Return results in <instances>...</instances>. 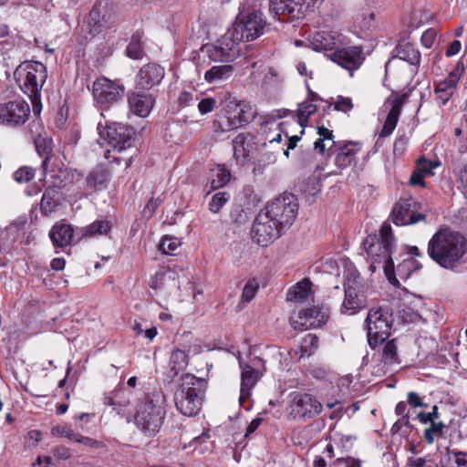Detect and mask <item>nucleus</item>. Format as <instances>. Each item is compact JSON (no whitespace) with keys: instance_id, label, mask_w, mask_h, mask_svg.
Instances as JSON below:
<instances>
[{"instance_id":"nucleus-1","label":"nucleus","mask_w":467,"mask_h":467,"mask_svg":"<svg viewBox=\"0 0 467 467\" xmlns=\"http://www.w3.org/2000/svg\"><path fill=\"white\" fill-rule=\"evenodd\" d=\"M467 252V240L458 232L442 229L428 244V254L439 265L452 269Z\"/></svg>"},{"instance_id":"nucleus-2","label":"nucleus","mask_w":467,"mask_h":467,"mask_svg":"<svg viewBox=\"0 0 467 467\" xmlns=\"http://www.w3.org/2000/svg\"><path fill=\"white\" fill-rule=\"evenodd\" d=\"M395 244L391 226L389 223H383L379 230V235H368L363 242L364 249L368 254L370 264L368 269L374 273L378 267L381 266L389 281L396 285L394 280L399 283L394 276L395 266L391 257L392 250Z\"/></svg>"},{"instance_id":"nucleus-3","label":"nucleus","mask_w":467,"mask_h":467,"mask_svg":"<svg viewBox=\"0 0 467 467\" xmlns=\"http://www.w3.org/2000/svg\"><path fill=\"white\" fill-rule=\"evenodd\" d=\"M205 379L198 378L191 373L182 376V384L174 395L177 410L183 415H197L202 406L206 391Z\"/></svg>"},{"instance_id":"nucleus-4","label":"nucleus","mask_w":467,"mask_h":467,"mask_svg":"<svg viewBox=\"0 0 467 467\" xmlns=\"http://www.w3.org/2000/svg\"><path fill=\"white\" fill-rule=\"evenodd\" d=\"M165 397L157 391L147 395L144 401L137 407L134 415L136 426L146 435L151 436L159 431L165 418Z\"/></svg>"},{"instance_id":"nucleus-5","label":"nucleus","mask_w":467,"mask_h":467,"mask_svg":"<svg viewBox=\"0 0 467 467\" xmlns=\"http://www.w3.org/2000/svg\"><path fill=\"white\" fill-rule=\"evenodd\" d=\"M15 77L22 91L31 99L36 111L41 89L47 78L46 66L37 61L23 62L16 69Z\"/></svg>"},{"instance_id":"nucleus-6","label":"nucleus","mask_w":467,"mask_h":467,"mask_svg":"<svg viewBox=\"0 0 467 467\" xmlns=\"http://www.w3.org/2000/svg\"><path fill=\"white\" fill-rule=\"evenodd\" d=\"M368 330V341L372 348L389 338L394 322L393 311L389 306L369 309L365 320Z\"/></svg>"},{"instance_id":"nucleus-7","label":"nucleus","mask_w":467,"mask_h":467,"mask_svg":"<svg viewBox=\"0 0 467 467\" xmlns=\"http://www.w3.org/2000/svg\"><path fill=\"white\" fill-rule=\"evenodd\" d=\"M265 212L277 223L284 230L289 228L295 222L298 203L296 196L291 193H283L271 202H268L264 209Z\"/></svg>"},{"instance_id":"nucleus-8","label":"nucleus","mask_w":467,"mask_h":467,"mask_svg":"<svg viewBox=\"0 0 467 467\" xmlns=\"http://www.w3.org/2000/svg\"><path fill=\"white\" fill-rule=\"evenodd\" d=\"M267 23L263 19L262 14L257 11L247 15L240 13L230 30L240 42L253 41L265 34Z\"/></svg>"},{"instance_id":"nucleus-9","label":"nucleus","mask_w":467,"mask_h":467,"mask_svg":"<svg viewBox=\"0 0 467 467\" xmlns=\"http://www.w3.org/2000/svg\"><path fill=\"white\" fill-rule=\"evenodd\" d=\"M124 90L125 88L122 84L105 77L97 78L92 86L95 104L102 110L109 109L120 101L124 96Z\"/></svg>"},{"instance_id":"nucleus-10","label":"nucleus","mask_w":467,"mask_h":467,"mask_svg":"<svg viewBox=\"0 0 467 467\" xmlns=\"http://www.w3.org/2000/svg\"><path fill=\"white\" fill-rule=\"evenodd\" d=\"M240 44L241 42L235 39L234 33L228 29L215 44L203 46L202 51L214 62H229L239 56Z\"/></svg>"},{"instance_id":"nucleus-11","label":"nucleus","mask_w":467,"mask_h":467,"mask_svg":"<svg viewBox=\"0 0 467 467\" xmlns=\"http://www.w3.org/2000/svg\"><path fill=\"white\" fill-rule=\"evenodd\" d=\"M322 404L311 394L293 392L286 408L288 415L294 420H310L322 411Z\"/></svg>"},{"instance_id":"nucleus-12","label":"nucleus","mask_w":467,"mask_h":467,"mask_svg":"<svg viewBox=\"0 0 467 467\" xmlns=\"http://www.w3.org/2000/svg\"><path fill=\"white\" fill-rule=\"evenodd\" d=\"M113 151L121 152L130 148L134 142L135 130L132 127L114 122L108 125L105 130L99 132Z\"/></svg>"},{"instance_id":"nucleus-13","label":"nucleus","mask_w":467,"mask_h":467,"mask_svg":"<svg viewBox=\"0 0 467 467\" xmlns=\"http://www.w3.org/2000/svg\"><path fill=\"white\" fill-rule=\"evenodd\" d=\"M241 368L240 402H244L251 395L252 389L265 371V362L259 357H254L249 363L239 360Z\"/></svg>"},{"instance_id":"nucleus-14","label":"nucleus","mask_w":467,"mask_h":467,"mask_svg":"<svg viewBox=\"0 0 467 467\" xmlns=\"http://www.w3.org/2000/svg\"><path fill=\"white\" fill-rule=\"evenodd\" d=\"M284 231L264 210L255 217L252 227L254 240L262 246L280 237Z\"/></svg>"},{"instance_id":"nucleus-15","label":"nucleus","mask_w":467,"mask_h":467,"mask_svg":"<svg viewBox=\"0 0 467 467\" xmlns=\"http://www.w3.org/2000/svg\"><path fill=\"white\" fill-rule=\"evenodd\" d=\"M30 107L23 99L0 104V124L11 128L19 127L28 119Z\"/></svg>"},{"instance_id":"nucleus-16","label":"nucleus","mask_w":467,"mask_h":467,"mask_svg":"<svg viewBox=\"0 0 467 467\" xmlns=\"http://www.w3.org/2000/svg\"><path fill=\"white\" fill-rule=\"evenodd\" d=\"M330 60L350 72L358 69L364 62L362 48L356 46H338L335 51L327 54Z\"/></svg>"},{"instance_id":"nucleus-17","label":"nucleus","mask_w":467,"mask_h":467,"mask_svg":"<svg viewBox=\"0 0 467 467\" xmlns=\"http://www.w3.org/2000/svg\"><path fill=\"white\" fill-rule=\"evenodd\" d=\"M327 319L328 315L327 311L323 308L314 306L293 313L290 317V324L295 329L303 331L320 327Z\"/></svg>"},{"instance_id":"nucleus-18","label":"nucleus","mask_w":467,"mask_h":467,"mask_svg":"<svg viewBox=\"0 0 467 467\" xmlns=\"http://www.w3.org/2000/svg\"><path fill=\"white\" fill-rule=\"evenodd\" d=\"M345 298L341 306V312L354 315L366 306V296L361 292L360 283L354 279H347L344 284Z\"/></svg>"},{"instance_id":"nucleus-19","label":"nucleus","mask_w":467,"mask_h":467,"mask_svg":"<svg viewBox=\"0 0 467 467\" xmlns=\"http://www.w3.org/2000/svg\"><path fill=\"white\" fill-rule=\"evenodd\" d=\"M50 177L54 180L52 185L47 187L40 202V210L45 215H48L56 211L61 202V185L62 179L55 171H50Z\"/></svg>"},{"instance_id":"nucleus-20","label":"nucleus","mask_w":467,"mask_h":467,"mask_svg":"<svg viewBox=\"0 0 467 467\" xmlns=\"http://www.w3.org/2000/svg\"><path fill=\"white\" fill-rule=\"evenodd\" d=\"M164 76V67L156 63H148L139 70L136 84L140 88L149 90L159 85Z\"/></svg>"},{"instance_id":"nucleus-21","label":"nucleus","mask_w":467,"mask_h":467,"mask_svg":"<svg viewBox=\"0 0 467 467\" xmlns=\"http://www.w3.org/2000/svg\"><path fill=\"white\" fill-rule=\"evenodd\" d=\"M318 0H271L270 9H274L275 15L280 11L293 15L299 18L311 10Z\"/></svg>"},{"instance_id":"nucleus-22","label":"nucleus","mask_w":467,"mask_h":467,"mask_svg":"<svg viewBox=\"0 0 467 467\" xmlns=\"http://www.w3.org/2000/svg\"><path fill=\"white\" fill-rule=\"evenodd\" d=\"M411 200H400L392 210V221L396 225L414 224L425 220V215L411 209Z\"/></svg>"},{"instance_id":"nucleus-23","label":"nucleus","mask_w":467,"mask_h":467,"mask_svg":"<svg viewBox=\"0 0 467 467\" xmlns=\"http://www.w3.org/2000/svg\"><path fill=\"white\" fill-rule=\"evenodd\" d=\"M155 98L151 94L133 91L128 94V104L131 113L140 118H146L151 111Z\"/></svg>"},{"instance_id":"nucleus-24","label":"nucleus","mask_w":467,"mask_h":467,"mask_svg":"<svg viewBox=\"0 0 467 467\" xmlns=\"http://www.w3.org/2000/svg\"><path fill=\"white\" fill-rule=\"evenodd\" d=\"M234 157L240 164L247 162L256 150L254 137L250 133H239L233 140Z\"/></svg>"},{"instance_id":"nucleus-25","label":"nucleus","mask_w":467,"mask_h":467,"mask_svg":"<svg viewBox=\"0 0 467 467\" xmlns=\"http://www.w3.org/2000/svg\"><path fill=\"white\" fill-rule=\"evenodd\" d=\"M226 105L238 129L250 123L255 118L256 111L249 102L234 99L227 102Z\"/></svg>"},{"instance_id":"nucleus-26","label":"nucleus","mask_w":467,"mask_h":467,"mask_svg":"<svg viewBox=\"0 0 467 467\" xmlns=\"http://www.w3.org/2000/svg\"><path fill=\"white\" fill-rule=\"evenodd\" d=\"M189 363V356L185 350L174 348L171 352L168 366L165 370V381L172 382L183 371Z\"/></svg>"},{"instance_id":"nucleus-27","label":"nucleus","mask_w":467,"mask_h":467,"mask_svg":"<svg viewBox=\"0 0 467 467\" xmlns=\"http://www.w3.org/2000/svg\"><path fill=\"white\" fill-rule=\"evenodd\" d=\"M360 150L358 143L348 141L344 145H337L331 151L335 154V163L339 169L349 167L356 160L357 153Z\"/></svg>"},{"instance_id":"nucleus-28","label":"nucleus","mask_w":467,"mask_h":467,"mask_svg":"<svg viewBox=\"0 0 467 467\" xmlns=\"http://www.w3.org/2000/svg\"><path fill=\"white\" fill-rule=\"evenodd\" d=\"M340 36L335 32H316L310 40L312 49L316 51L327 50L333 52L340 45Z\"/></svg>"},{"instance_id":"nucleus-29","label":"nucleus","mask_w":467,"mask_h":467,"mask_svg":"<svg viewBox=\"0 0 467 467\" xmlns=\"http://www.w3.org/2000/svg\"><path fill=\"white\" fill-rule=\"evenodd\" d=\"M131 398L132 391L121 387L107 394L104 397V404L110 406L118 413H122L130 404Z\"/></svg>"},{"instance_id":"nucleus-30","label":"nucleus","mask_w":467,"mask_h":467,"mask_svg":"<svg viewBox=\"0 0 467 467\" xmlns=\"http://www.w3.org/2000/svg\"><path fill=\"white\" fill-rule=\"evenodd\" d=\"M388 103L390 104V109L379 132V138L389 136L395 130L403 106V99L396 97Z\"/></svg>"},{"instance_id":"nucleus-31","label":"nucleus","mask_w":467,"mask_h":467,"mask_svg":"<svg viewBox=\"0 0 467 467\" xmlns=\"http://www.w3.org/2000/svg\"><path fill=\"white\" fill-rule=\"evenodd\" d=\"M237 126L233 119L232 114L229 111L227 105L216 114L213 121V131L215 134H223L237 130Z\"/></svg>"},{"instance_id":"nucleus-32","label":"nucleus","mask_w":467,"mask_h":467,"mask_svg":"<svg viewBox=\"0 0 467 467\" xmlns=\"http://www.w3.org/2000/svg\"><path fill=\"white\" fill-rule=\"evenodd\" d=\"M49 237L55 246L65 247L73 237V229L64 223H56L49 232Z\"/></svg>"},{"instance_id":"nucleus-33","label":"nucleus","mask_w":467,"mask_h":467,"mask_svg":"<svg viewBox=\"0 0 467 467\" xmlns=\"http://www.w3.org/2000/svg\"><path fill=\"white\" fill-rule=\"evenodd\" d=\"M113 26L109 23V19L105 16H101L99 8L94 7L88 16V30L91 37L98 36L106 29H112Z\"/></svg>"},{"instance_id":"nucleus-34","label":"nucleus","mask_w":467,"mask_h":467,"mask_svg":"<svg viewBox=\"0 0 467 467\" xmlns=\"http://www.w3.org/2000/svg\"><path fill=\"white\" fill-rule=\"evenodd\" d=\"M109 179V170L106 166H98L88 175L86 179V185L89 190H99L105 187Z\"/></svg>"},{"instance_id":"nucleus-35","label":"nucleus","mask_w":467,"mask_h":467,"mask_svg":"<svg viewBox=\"0 0 467 467\" xmlns=\"http://www.w3.org/2000/svg\"><path fill=\"white\" fill-rule=\"evenodd\" d=\"M318 99H320L318 95L309 90L306 99L299 104L297 116L298 124L301 128L306 124L308 118L317 111V106L315 102Z\"/></svg>"},{"instance_id":"nucleus-36","label":"nucleus","mask_w":467,"mask_h":467,"mask_svg":"<svg viewBox=\"0 0 467 467\" xmlns=\"http://www.w3.org/2000/svg\"><path fill=\"white\" fill-rule=\"evenodd\" d=\"M176 277L177 273L174 270L166 267H161L150 278V287L154 290L161 289L169 285L170 282H173V285H177L175 282Z\"/></svg>"},{"instance_id":"nucleus-37","label":"nucleus","mask_w":467,"mask_h":467,"mask_svg":"<svg viewBox=\"0 0 467 467\" xmlns=\"http://www.w3.org/2000/svg\"><path fill=\"white\" fill-rule=\"evenodd\" d=\"M234 70L229 64L213 66L204 73V80L210 84L226 80L232 77Z\"/></svg>"},{"instance_id":"nucleus-38","label":"nucleus","mask_w":467,"mask_h":467,"mask_svg":"<svg viewBox=\"0 0 467 467\" xmlns=\"http://www.w3.org/2000/svg\"><path fill=\"white\" fill-rule=\"evenodd\" d=\"M317 134L319 138L314 143L315 150L321 154H324L326 150L331 153L337 143L334 140L333 130L321 126L317 128Z\"/></svg>"},{"instance_id":"nucleus-39","label":"nucleus","mask_w":467,"mask_h":467,"mask_svg":"<svg viewBox=\"0 0 467 467\" xmlns=\"http://www.w3.org/2000/svg\"><path fill=\"white\" fill-rule=\"evenodd\" d=\"M312 283L308 279H304L292 286L286 295V299L291 302H304L311 295Z\"/></svg>"},{"instance_id":"nucleus-40","label":"nucleus","mask_w":467,"mask_h":467,"mask_svg":"<svg viewBox=\"0 0 467 467\" xmlns=\"http://www.w3.org/2000/svg\"><path fill=\"white\" fill-rule=\"evenodd\" d=\"M144 34L137 30L130 37V41L126 48V55L131 59H141L144 57Z\"/></svg>"},{"instance_id":"nucleus-41","label":"nucleus","mask_w":467,"mask_h":467,"mask_svg":"<svg viewBox=\"0 0 467 467\" xmlns=\"http://www.w3.org/2000/svg\"><path fill=\"white\" fill-rule=\"evenodd\" d=\"M457 86V83L448 78L440 81L436 85L434 93L436 99L441 103V105H445L450 100L456 91Z\"/></svg>"},{"instance_id":"nucleus-42","label":"nucleus","mask_w":467,"mask_h":467,"mask_svg":"<svg viewBox=\"0 0 467 467\" xmlns=\"http://www.w3.org/2000/svg\"><path fill=\"white\" fill-rule=\"evenodd\" d=\"M397 57L410 65L418 66L420 61V53L410 43H403L397 47Z\"/></svg>"},{"instance_id":"nucleus-43","label":"nucleus","mask_w":467,"mask_h":467,"mask_svg":"<svg viewBox=\"0 0 467 467\" xmlns=\"http://www.w3.org/2000/svg\"><path fill=\"white\" fill-rule=\"evenodd\" d=\"M441 462L442 467H467V452L448 449Z\"/></svg>"},{"instance_id":"nucleus-44","label":"nucleus","mask_w":467,"mask_h":467,"mask_svg":"<svg viewBox=\"0 0 467 467\" xmlns=\"http://www.w3.org/2000/svg\"><path fill=\"white\" fill-rule=\"evenodd\" d=\"M231 179V172L224 165L218 164L212 169L211 188L213 190L223 187Z\"/></svg>"},{"instance_id":"nucleus-45","label":"nucleus","mask_w":467,"mask_h":467,"mask_svg":"<svg viewBox=\"0 0 467 467\" xmlns=\"http://www.w3.org/2000/svg\"><path fill=\"white\" fill-rule=\"evenodd\" d=\"M383 343L384 345L381 351L382 361L387 365L400 363L396 339L388 340L387 342L384 341Z\"/></svg>"},{"instance_id":"nucleus-46","label":"nucleus","mask_w":467,"mask_h":467,"mask_svg":"<svg viewBox=\"0 0 467 467\" xmlns=\"http://www.w3.org/2000/svg\"><path fill=\"white\" fill-rule=\"evenodd\" d=\"M111 222L109 220H96L88 226L81 229L82 236L84 237H91L96 234H108L111 229Z\"/></svg>"},{"instance_id":"nucleus-47","label":"nucleus","mask_w":467,"mask_h":467,"mask_svg":"<svg viewBox=\"0 0 467 467\" xmlns=\"http://www.w3.org/2000/svg\"><path fill=\"white\" fill-rule=\"evenodd\" d=\"M318 337L314 334H307L304 337L300 349H301V355L300 358H303L305 356H311L318 348Z\"/></svg>"},{"instance_id":"nucleus-48","label":"nucleus","mask_w":467,"mask_h":467,"mask_svg":"<svg viewBox=\"0 0 467 467\" xmlns=\"http://www.w3.org/2000/svg\"><path fill=\"white\" fill-rule=\"evenodd\" d=\"M283 81L284 78L280 72L275 67H269L263 79L262 87L265 89L277 88L283 83Z\"/></svg>"},{"instance_id":"nucleus-49","label":"nucleus","mask_w":467,"mask_h":467,"mask_svg":"<svg viewBox=\"0 0 467 467\" xmlns=\"http://www.w3.org/2000/svg\"><path fill=\"white\" fill-rule=\"evenodd\" d=\"M230 200V194L227 192H219L213 195L209 202V211L213 213H218L220 210Z\"/></svg>"},{"instance_id":"nucleus-50","label":"nucleus","mask_w":467,"mask_h":467,"mask_svg":"<svg viewBox=\"0 0 467 467\" xmlns=\"http://www.w3.org/2000/svg\"><path fill=\"white\" fill-rule=\"evenodd\" d=\"M259 290V282L256 278L249 279L243 289L241 301L243 303H249L256 295Z\"/></svg>"},{"instance_id":"nucleus-51","label":"nucleus","mask_w":467,"mask_h":467,"mask_svg":"<svg viewBox=\"0 0 467 467\" xmlns=\"http://www.w3.org/2000/svg\"><path fill=\"white\" fill-rule=\"evenodd\" d=\"M181 240L175 236H164L159 245L160 250L165 254H173L181 245Z\"/></svg>"},{"instance_id":"nucleus-52","label":"nucleus","mask_w":467,"mask_h":467,"mask_svg":"<svg viewBox=\"0 0 467 467\" xmlns=\"http://www.w3.org/2000/svg\"><path fill=\"white\" fill-rule=\"evenodd\" d=\"M445 425L442 422H431V426L427 428L424 431V439L429 443L431 444L434 440L442 435V430Z\"/></svg>"},{"instance_id":"nucleus-53","label":"nucleus","mask_w":467,"mask_h":467,"mask_svg":"<svg viewBox=\"0 0 467 467\" xmlns=\"http://www.w3.org/2000/svg\"><path fill=\"white\" fill-rule=\"evenodd\" d=\"M35 177V170L30 166H22L17 169L13 178L18 183H25L30 182Z\"/></svg>"},{"instance_id":"nucleus-54","label":"nucleus","mask_w":467,"mask_h":467,"mask_svg":"<svg viewBox=\"0 0 467 467\" xmlns=\"http://www.w3.org/2000/svg\"><path fill=\"white\" fill-rule=\"evenodd\" d=\"M51 434L55 437H66L71 441H75L78 433L66 425H57L51 429Z\"/></svg>"},{"instance_id":"nucleus-55","label":"nucleus","mask_w":467,"mask_h":467,"mask_svg":"<svg viewBox=\"0 0 467 467\" xmlns=\"http://www.w3.org/2000/svg\"><path fill=\"white\" fill-rule=\"evenodd\" d=\"M217 101L214 98H203L198 103V109L202 115L208 114L216 108Z\"/></svg>"},{"instance_id":"nucleus-56","label":"nucleus","mask_w":467,"mask_h":467,"mask_svg":"<svg viewBox=\"0 0 467 467\" xmlns=\"http://www.w3.org/2000/svg\"><path fill=\"white\" fill-rule=\"evenodd\" d=\"M334 109L345 113L350 111L353 109L351 99L342 96L337 97L336 102L334 103Z\"/></svg>"},{"instance_id":"nucleus-57","label":"nucleus","mask_w":467,"mask_h":467,"mask_svg":"<svg viewBox=\"0 0 467 467\" xmlns=\"http://www.w3.org/2000/svg\"><path fill=\"white\" fill-rule=\"evenodd\" d=\"M74 441L90 448H102L104 446L103 442L80 434H77Z\"/></svg>"},{"instance_id":"nucleus-58","label":"nucleus","mask_w":467,"mask_h":467,"mask_svg":"<svg viewBox=\"0 0 467 467\" xmlns=\"http://www.w3.org/2000/svg\"><path fill=\"white\" fill-rule=\"evenodd\" d=\"M436 36V30L434 28H429L423 32L420 41L425 47L430 48L434 44Z\"/></svg>"},{"instance_id":"nucleus-59","label":"nucleus","mask_w":467,"mask_h":467,"mask_svg":"<svg viewBox=\"0 0 467 467\" xmlns=\"http://www.w3.org/2000/svg\"><path fill=\"white\" fill-rule=\"evenodd\" d=\"M464 70H465V67H464L462 60H459L456 63L454 68L447 76V78L458 84Z\"/></svg>"},{"instance_id":"nucleus-60","label":"nucleus","mask_w":467,"mask_h":467,"mask_svg":"<svg viewBox=\"0 0 467 467\" xmlns=\"http://www.w3.org/2000/svg\"><path fill=\"white\" fill-rule=\"evenodd\" d=\"M434 167L435 165H433L432 162L427 161L424 158H421L417 162L416 170L426 176L432 173Z\"/></svg>"},{"instance_id":"nucleus-61","label":"nucleus","mask_w":467,"mask_h":467,"mask_svg":"<svg viewBox=\"0 0 467 467\" xmlns=\"http://www.w3.org/2000/svg\"><path fill=\"white\" fill-rule=\"evenodd\" d=\"M160 204L161 201L159 199L151 198L142 211L143 215L148 218L152 217Z\"/></svg>"},{"instance_id":"nucleus-62","label":"nucleus","mask_w":467,"mask_h":467,"mask_svg":"<svg viewBox=\"0 0 467 467\" xmlns=\"http://www.w3.org/2000/svg\"><path fill=\"white\" fill-rule=\"evenodd\" d=\"M335 464H345L346 467H361V462L358 459L353 457H339L330 466Z\"/></svg>"},{"instance_id":"nucleus-63","label":"nucleus","mask_w":467,"mask_h":467,"mask_svg":"<svg viewBox=\"0 0 467 467\" xmlns=\"http://www.w3.org/2000/svg\"><path fill=\"white\" fill-rule=\"evenodd\" d=\"M285 137L287 138V144L286 149L284 150V154L286 158H288L289 150H294L296 147L297 142L301 140V135L289 136L288 132H285Z\"/></svg>"},{"instance_id":"nucleus-64","label":"nucleus","mask_w":467,"mask_h":467,"mask_svg":"<svg viewBox=\"0 0 467 467\" xmlns=\"http://www.w3.org/2000/svg\"><path fill=\"white\" fill-rule=\"evenodd\" d=\"M424 177L425 175L415 170L410 175V184L412 186H420L423 188L425 187Z\"/></svg>"}]
</instances>
